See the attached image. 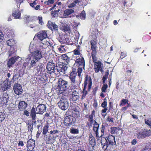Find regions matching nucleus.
Here are the masks:
<instances>
[{
    "instance_id": "f257e3e1",
    "label": "nucleus",
    "mask_w": 151,
    "mask_h": 151,
    "mask_svg": "<svg viewBox=\"0 0 151 151\" xmlns=\"http://www.w3.org/2000/svg\"><path fill=\"white\" fill-rule=\"evenodd\" d=\"M101 143L103 149L105 150L107 149L109 145H113L116 144L115 137L113 136L110 135L107 139L105 137H101Z\"/></svg>"
},
{
    "instance_id": "f03ea898",
    "label": "nucleus",
    "mask_w": 151,
    "mask_h": 151,
    "mask_svg": "<svg viewBox=\"0 0 151 151\" xmlns=\"http://www.w3.org/2000/svg\"><path fill=\"white\" fill-rule=\"evenodd\" d=\"M42 44L40 45L37 48V49L33 52H32V60L36 62L35 65L39 62V60L42 57V51L44 49L43 47Z\"/></svg>"
},
{
    "instance_id": "7ed1b4c3",
    "label": "nucleus",
    "mask_w": 151,
    "mask_h": 151,
    "mask_svg": "<svg viewBox=\"0 0 151 151\" xmlns=\"http://www.w3.org/2000/svg\"><path fill=\"white\" fill-rule=\"evenodd\" d=\"M58 85L57 88V89L58 90V93L60 94L62 93L70 87L68 82L60 78L58 80Z\"/></svg>"
},
{
    "instance_id": "20e7f679",
    "label": "nucleus",
    "mask_w": 151,
    "mask_h": 151,
    "mask_svg": "<svg viewBox=\"0 0 151 151\" xmlns=\"http://www.w3.org/2000/svg\"><path fill=\"white\" fill-rule=\"evenodd\" d=\"M67 65L65 63L62 62H59L56 64L55 70H56V74L65 73V71L67 70L68 67Z\"/></svg>"
},
{
    "instance_id": "39448f33",
    "label": "nucleus",
    "mask_w": 151,
    "mask_h": 151,
    "mask_svg": "<svg viewBox=\"0 0 151 151\" xmlns=\"http://www.w3.org/2000/svg\"><path fill=\"white\" fill-rule=\"evenodd\" d=\"M58 104L59 108L62 110H66L68 109L69 106L68 100L66 98L62 97L58 103Z\"/></svg>"
},
{
    "instance_id": "423d86ee",
    "label": "nucleus",
    "mask_w": 151,
    "mask_h": 151,
    "mask_svg": "<svg viewBox=\"0 0 151 151\" xmlns=\"http://www.w3.org/2000/svg\"><path fill=\"white\" fill-rule=\"evenodd\" d=\"M76 120L75 118L71 115H69L65 117L64 123L65 126H70L73 124Z\"/></svg>"
},
{
    "instance_id": "0eeeda50",
    "label": "nucleus",
    "mask_w": 151,
    "mask_h": 151,
    "mask_svg": "<svg viewBox=\"0 0 151 151\" xmlns=\"http://www.w3.org/2000/svg\"><path fill=\"white\" fill-rule=\"evenodd\" d=\"M46 68L47 70V73L51 74L52 73L56 74V70H55L56 67H55V64L52 62L48 63L46 66Z\"/></svg>"
},
{
    "instance_id": "6e6552de",
    "label": "nucleus",
    "mask_w": 151,
    "mask_h": 151,
    "mask_svg": "<svg viewBox=\"0 0 151 151\" xmlns=\"http://www.w3.org/2000/svg\"><path fill=\"white\" fill-rule=\"evenodd\" d=\"M9 79L6 78V80L4 81L1 84V90L5 91L10 88L11 86V83L10 82L8 83Z\"/></svg>"
},
{
    "instance_id": "1a4fd4ad",
    "label": "nucleus",
    "mask_w": 151,
    "mask_h": 151,
    "mask_svg": "<svg viewBox=\"0 0 151 151\" xmlns=\"http://www.w3.org/2000/svg\"><path fill=\"white\" fill-rule=\"evenodd\" d=\"M92 84V81L91 78L88 75H86L85 78L84 82V88H87L88 87V89L90 91Z\"/></svg>"
},
{
    "instance_id": "9d476101",
    "label": "nucleus",
    "mask_w": 151,
    "mask_h": 151,
    "mask_svg": "<svg viewBox=\"0 0 151 151\" xmlns=\"http://www.w3.org/2000/svg\"><path fill=\"white\" fill-rule=\"evenodd\" d=\"M46 107L43 104H40L36 108V112L37 114H42L46 111Z\"/></svg>"
},
{
    "instance_id": "9b49d317",
    "label": "nucleus",
    "mask_w": 151,
    "mask_h": 151,
    "mask_svg": "<svg viewBox=\"0 0 151 151\" xmlns=\"http://www.w3.org/2000/svg\"><path fill=\"white\" fill-rule=\"evenodd\" d=\"M79 98V93L76 90L74 91L72 94L70 95V101H76Z\"/></svg>"
},
{
    "instance_id": "f8f14e48",
    "label": "nucleus",
    "mask_w": 151,
    "mask_h": 151,
    "mask_svg": "<svg viewBox=\"0 0 151 151\" xmlns=\"http://www.w3.org/2000/svg\"><path fill=\"white\" fill-rule=\"evenodd\" d=\"M44 138L46 143L47 144L53 143L54 142L53 141L55 140V137H51V135L49 134V133L47 134V135L44 136Z\"/></svg>"
},
{
    "instance_id": "ddd939ff",
    "label": "nucleus",
    "mask_w": 151,
    "mask_h": 151,
    "mask_svg": "<svg viewBox=\"0 0 151 151\" xmlns=\"http://www.w3.org/2000/svg\"><path fill=\"white\" fill-rule=\"evenodd\" d=\"M28 61L25 62L23 63V65L22 67V69L23 70L25 69H29L32 67H33L35 65L36 62L33 60H32L30 63V65H29Z\"/></svg>"
},
{
    "instance_id": "4468645a",
    "label": "nucleus",
    "mask_w": 151,
    "mask_h": 151,
    "mask_svg": "<svg viewBox=\"0 0 151 151\" xmlns=\"http://www.w3.org/2000/svg\"><path fill=\"white\" fill-rule=\"evenodd\" d=\"M94 69L96 73L98 72L99 71L102 72L103 70L102 69L103 64H101V62H95L94 63Z\"/></svg>"
},
{
    "instance_id": "2eb2a0df",
    "label": "nucleus",
    "mask_w": 151,
    "mask_h": 151,
    "mask_svg": "<svg viewBox=\"0 0 151 151\" xmlns=\"http://www.w3.org/2000/svg\"><path fill=\"white\" fill-rule=\"evenodd\" d=\"M13 89L15 94L19 95L21 94L22 89L21 85L18 83H16L14 85Z\"/></svg>"
},
{
    "instance_id": "dca6fc26",
    "label": "nucleus",
    "mask_w": 151,
    "mask_h": 151,
    "mask_svg": "<svg viewBox=\"0 0 151 151\" xmlns=\"http://www.w3.org/2000/svg\"><path fill=\"white\" fill-rule=\"evenodd\" d=\"M27 144V150L28 151H32L35 146V141L33 139H30L28 141Z\"/></svg>"
},
{
    "instance_id": "f3484780",
    "label": "nucleus",
    "mask_w": 151,
    "mask_h": 151,
    "mask_svg": "<svg viewBox=\"0 0 151 151\" xmlns=\"http://www.w3.org/2000/svg\"><path fill=\"white\" fill-rule=\"evenodd\" d=\"M47 26L49 29L52 31H56L58 30V26L55 24V23L49 21L47 23Z\"/></svg>"
},
{
    "instance_id": "a211bd4d",
    "label": "nucleus",
    "mask_w": 151,
    "mask_h": 151,
    "mask_svg": "<svg viewBox=\"0 0 151 151\" xmlns=\"http://www.w3.org/2000/svg\"><path fill=\"white\" fill-rule=\"evenodd\" d=\"M19 58H20L18 56H14L10 58L8 61V67H11Z\"/></svg>"
},
{
    "instance_id": "6ab92c4d",
    "label": "nucleus",
    "mask_w": 151,
    "mask_h": 151,
    "mask_svg": "<svg viewBox=\"0 0 151 151\" xmlns=\"http://www.w3.org/2000/svg\"><path fill=\"white\" fill-rule=\"evenodd\" d=\"M47 32L46 31H41L38 33V38L41 41L46 38L47 36Z\"/></svg>"
},
{
    "instance_id": "aec40b11",
    "label": "nucleus",
    "mask_w": 151,
    "mask_h": 151,
    "mask_svg": "<svg viewBox=\"0 0 151 151\" xmlns=\"http://www.w3.org/2000/svg\"><path fill=\"white\" fill-rule=\"evenodd\" d=\"M76 63H78L79 66H85V61L84 58L81 56L80 57L78 56L76 57V60H75Z\"/></svg>"
},
{
    "instance_id": "412c9836",
    "label": "nucleus",
    "mask_w": 151,
    "mask_h": 151,
    "mask_svg": "<svg viewBox=\"0 0 151 151\" xmlns=\"http://www.w3.org/2000/svg\"><path fill=\"white\" fill-rule=\"evenodd\" d=\"M27 104L24 101H21L19 102L18 106L19 110L20 111H23L27 107Z\"/></svg>"
},
{
    "instance_id": "4be33fe9",
    "label": "nucleus",
    "mask_w": 151,
    "mask_h": 151,
    "mask_svg": "<svg viewBox=\"0 0 151 151\" xmlns=\"http://www.w3.org/2000/svg\"><path fill=\"white\" fill-rule=\"evenodd\" d=\"M9 97L8 94L4 93L3 94V97L1 99V101L3 104H6L9 100Z\"/></svg>"
},
{
    "instance_id": "5701e85b",
    "label": "nucleus",
    "mask_w": 151,
    "mask_h": 151,
    "mask_svg": "<svg viewBox=\"0 0 151 151\" xmlns=\"http://www.w3.org/2000/svg\"><path fill=\"white\" fill-rule=\"evenodd\" d=\"M32 122H31L28 123V132L30 134V135L32 133V130H33V126L34 125V124H35L36 123V121H34Z\"/></svg>"
},
{
    "instance_id": "b1692460",
    "label": "nucleus",
    "mask_w": 151,
    "mask_h": 151,
    "mask_svg": "<svg viewBox=\"0 0 151 151\" xmlns=\"http://www.w3.org/2000/svg\"><path fill=\"white\" fill-rule=\"evenodd\" d=\"M42 63L37 62V64L35 65L34 67H35V68L37 70V72L38 73H39V72L41 73L42 70Z\"/></svg>"
},
{
    "instance_id": "393cba45",
    "label": "nucleus",
    "mask_w": 151,
    "mask_h": 151,
    "mask_svg": "<svg viewBox=\"0 0 151 151\" xmlns=\"http://www.w3.org/2000/svg\"><path fill=\"white\" fill-rule=\"evenodd\" d=\"M21 13L19 10H17L16 11L12 13L13 16L15 19H21Z\"/></svg>"
},
{
    "instance_id": "a878e982",
    "label": "nucleus",
    "mask_w": 151,
    "mask_h": 151,
    "mask_svg": "<svg viewBox=\"0 0 151 151\" xmlns=\"http://www.w3.org/2000/svg\"><path fill=\"white\" fill-rule=\"evenodd\" d=\"M78 85V82L70 83V86L69 87L70 88L68 90L69 92H71V90L75 89Z\"/></svg>"
},
{
    "instance_id": "bb28decb",
    "label": "nucleus",
    "mask_w": 151,
    "mask_h": 151,
    "mask_svg": "<svg viewBox=\"0 0 151 151\" xmlns=\"http://www.w3.org/2000/svg\"><path fill=\"white\" fill-rule=\"evenodd\" d=\"M91 48L93 52H95L96 47L97 43L94 40H91Z\"/></svg>"
},
{
    "instance_id": "cd10ccee",
    "label": "nucleus",
    "mask_w": 151,
    "mask_h": 151,
    "mask_svg": "<svg viewBox=\"0 0 151 151\" xmlns=\"http://www.w3.org/2000/svg\"><path fill=\"white\" fill-rule=\"evenodd\" d=\"M135 136H137V138L139 139H140L145 138V134L144 131H141L135 134Z\"/></svg>"
},
{
    "instance_id": "c85d7f7f",
    "label": "nucleus",
    "mask_w": 151,
    "mask_h": 151,
    "mask_svg": "<svg viewBox=\"0 0 151 151\" xmlns=\"http://www.w3.org/2000/svg\"><path fill=\"white\" fill-rule=\"evenodd\" d=\"M99 127H93V130L95 133L96 137L98 140H99L100 138V136L99 134L98 131L99 129Z\"/></svg>"
},
{
    "instance_id": "c756f323",
    "label": "nucleus",
    "mask_w": 151,
    "mask_h": 151,
    "mask_svg": "<svg viewBox=\"0 0 151 151\" xmlns=\"http://www.w3.org/2000/svg\"><path fill=\"white\" fill-rule=\"evenodd\" d=\"M79 110L80 109L78 106H76L75 107L73 108V113L75 114L77 117L79 116Z\"/></svg>"
},
{
    "instance_id": "7c9ffc66",
    "label": "nucleus",
    "mask_w": 151,
    "mask_h": 151,
    "mask_svg": "<svg viewBox=\"0 0 151 151\" xmlns=\"http://www.w3.org/2000/svg\"><path fill=\"white\" fill-rule=\"evenodd\" d=\"M74 11L72 9H66L65 10L63 14L64 16H68L74 12Z\"/></svg>"
},
{
    "instance_id": "2f4dec72",
    "label": "nucleus",
    "mask_w": 151,
    "mask_h": 151,
    "mask_svg": "<svg viewBox=\"0 0 151 151\" xmlns=\"http://www.w3.org/2000/svg\"><path fill=\"white\" fill-rule=\"evenodd\" d=\"M6 43L8 46H12L14 45L15 43V41L14 39H11L7 41Z\"/></svg>"
},
{
    "instance_id": "473e14b6",
    "label": "nucleus",
    "mask_w": 151,
    "mask_h": 151,
    "mask_svg": "<svg viewBox=\"0 0 151 151\" xmlns=\"http://www.w3.org/2000/svg\"><path fill=\"white\" fill-rule=\"evenodd\" d=\"M62 58L65 60L67 63H68L69 61L70 58L66 54H64L62 55Z\"/></svg>"
},
{
    "instance_id": "72a5a7b5",
    "label": "nucleus",
    "mask_w": 151,
    "mask_h": 151,
    "mask_svg": "<svg viewBox=\"0 0 151 151\" xmlns=\"http://www.w3.org/2000/svg\"><path fill=\"white\" fill-rule=\"evenodd\" d=\"M89 143L92 145H94L96 144L95 138L94 137L90 138L89 139Z\"/></svg>"
},
{
    "instance_id": "f704fd0d",
    "label": "nucleus",
    "mask_w": 151,
    "mask_h": 151,
    "mask_svg": "<svg viewBox=\"0 0 151 151\" xmlns=\"http://www.w3.org/2000/svg\"><path fill=\"white\" fill-rule=\"evenodd\" d=\"M70 132L74 134H77L79 133V130L77 129H75L73 127H71L70 129Z\"/></svg>"
},
{
    "instance_id": "c9c22d12",
    "label": "nucleus",
    "mask_w": 151,
    "mask_h": 151,
    "mask_svg": "<svg viewBox=\"0 0 151 151\" xmlns=\"http://www.w3.org/2000/svg\"><path fill=\"white\" fill-rule=\"evenodd\" d=\"M145 137L147 136H151V130H147L145 131H144Z\"/></svg>"
},
{
    "instance_id": "e433bc0d",
    "label": "nucleus",
    "mask_w": 151,
    "mask_h": 151,
    "mask_svg": "<svg viewBox=\"0 0 151 151\" xmlns=\"http://www.w3.org/2000/svg\"><path fill=\"white\" fill-rule=\"evenodd\" d=\"M86 16L85 11L84 10L80 14V17L81 19L84 20L85 19Z\"/></svg>"
},
{
    "instance_id": "4c0bfd02",
    "label": "nucleus",
    "mask_w": 151,
    "mask_h": 151,
    "mask_svg": "<svg viewBox=\"0 0 151 151\" xmlns=\"http://www.w3.org/2000/svg\"><path fill=\"white\" fill-rule=\"evenodd\" d=\"M5 115L3 113L0 112V121L1 122L3 121L5 119Z\"/></svg>"
},
{
    "instance_id": "58836bf2",
    "label": "nucleus",
    "mask_w": 151,
    "mask_h": 151,
    "mask_svg": "<svg viewBox=\"0 0 151 151\" xmlns=\"http://www.w3.org/2000/svg\"><path fill=\"white\" fill-rule=\"evenodd\" d=\"M76 77L74 76H69V78L70 81V83L78 82V81H77L76 80Z\"/></svg>"
},
{
    "instance_id": "ea45409f",
    "label": "nucleus",
    "mask_w": 151,
    "mask_h": 151,
    "mask_svg": "<svg viewBox=\"0 0 151 151\" xmlns=\"http://www.w3.org/2000/svg\"><path fill=\"white\" fill-rule=\"evenodd\" d=\"M105 129V126L104 125H102L101 127V134L100 135V138L103 136L104 134V130Z\"/></svg>"
},
{
    "instance_id": "a19ab883",
    "label": "nucleus",
    "mask_w": 151,
    "mask_h": 151,
    "mask_svg": "<svg viewBox=\"0 0 151 151\" xmlns=\"http://www.w3.org/2000/svg\"><path fill=\"white\" fill-rule=\"evenodd\" d=\"M32 54L31 55H29L27 56V57L26 59V61H30L31 62L32 61Z\"/></svg>"
},
{
    "instance_id": "79ce46f5",
    "label": "nucleus",
    "mask_w": 151,
    "mask_h": 151,
    "mask_svg": "<svg viewBox=\"0 0 151 151\" xmlns=\"http://www.w3.org/2000/svg\"><path fill=\"white\" fill-rule=\"evenodd\" d=\"M145 123L146 124L150 126L151 128V118L149 119H145Z\"/></svg>"
},
{
    "instance_id": "37998d69",
    "label": "nucleus",
    "mask_w": 151,
    "mask_h": 151,
    "mask_svg": "<svg viewBox=\"0 0 151 151\" xmlns=\"http://www.w3.org/2000/svg\"><path fill=\"white\" fill-rule=\"evenodd\" d=\"M69 28V27L66 24H64L62 25V28L63 30L65 31L68 30Z\"/></svg>"
},
{
    "instance_id": "c03bdc74",
    "label": "nucleus",
    "mask_w": 151,
    "mask_h": 151,
    "mask_svg": "<svg viewBox=\"0 0 151 151\" xmlns=\"http://www.w3.org/2000/svg\"><path fill=\"white\" fill-rule=\"evenodd\" d=\"M104 101L101 104V106L103 108H105L107 105V99L106 98H105Z\"/></svg>"
},
{
    "instance_id": "a18cd8bd",
    "label": "nucleus",
    "mask_w": 151,
    "mask_h": 151,
    "mask_svg": "<svg viewBox=\"0 0 151 151\" xmlns=\"http://www.w3.org/2000/svg\"><path fill=\"white\" fill-rule=\"evenodd\" d=\"M8 36H11L14 34V32L12 30H8L7 31Z\"/></svg>"
},
{
    "instance_id": "49530a36",
    "label": "nucleus",
    "mask_w": 151,
    "mask_h": 151,
    "mask_svg": "<svg viewBox=\"0 0 151 151\" xmlns=\"http://www.w3.org/2000/svg\"><path fill=\"white\" fill-rule=\"evenodd\" d=\"M120 58L122 59L124 58L127 56V52H121L120 53Z\"/></svg>"
},
{
    "instance_id": "de8ad7c7",
    "label": "nucleus",
    "mask_w": 151,
    "mask_h": 151,
    "mask_svg": "<svg viewBox=\"0 0 151 151\" xmlns=\"http://www.w3.org/2000/svg\"><path fill=\"white\" fill-rule=\"evenodd\" d=\"M107 87L108 86L107 84L106 83H104L103 84L101 89L102 91L103 92H105Z\"/></svg>"
},
{
    "instance_id": "09e8293b",
    "label": "nucleus",
    "mask_w": 151,
    "mask_h": 151,
    "mask_svg": "<svg viewBox=\"0 0 151 151\" xmlns=\"http://www.w3.org/2000/svg\"><path fill=\"white\" fill-rule=\"evenodd\" d=\"M82 71V69L81 68H78L77 69V72L78 76L80 77L81 76V74Z\"/></svg>"
},
{
    "instance_id": "8fccbe9b",
    "label": "nucleus",
    "mask_w": 151,
    "mask_h": 151,
    "mask_svg": "<svg viewBox=\"0 0 151 151\" xmlns=\"http://www.w3.org/2000/svg\"><path fill=\"white\" fill-rule=\"evenodd\" d=\"M77 76V72L75 70H73L70 73L69 76L76 77Z\"/></svg>"
},
{
    "instance_id": "3c124183",
    "label": "nucleus",
    "mask_w": 151,
    "mask_h": 151,
    "mask_svg": "<svg viewBox=\"0 0 151 151\" xmlns=\"http://www.w3.org/2000/svg\"><path fill=\"white\" fill-rule=\"evenodd\" d=\"M43 134L44 135H47V133H48L49 132H48V129L47 128L44 127L43 129ZM50 132H49V133Z\"/></svg>"
},
{
    "instance_id": "603ef678",
    "label": "nucleus",
    "mask_w": 151,
    "mask_h": 151,
    "mask_svg": "<svg viewBox=\"0 0 151 151\" xmlns=\"http://www.w3.org/2000/svg\"><path fill=\"white\" fill-rule=\"evenodd\" d=\"M38 20L39 21V23L42 25L44 24V23L42 22V17H38Z\"/></svg>"
},
{
    "instance_id": "864d4df0",
    "label": "nucleus",
    "mask_w": 151,
    "mask_h": 151,
    "mask_svg": "<svg viewBox=\"0 0 151 151\" xmlns=\"http://www.w3.org/2000/svg\"><path fill=\"white\" fill-rule=\"evenodd\" d=\"M14 76L16 78H17V79H18L19 77H22L20 73L18 72H17V73H14Z\"/></svg>"
},
{
    "instance_id": "5fc2aeb1",
    "label": "nucleus",
    "mask_w": 151,
    "mask_h": 151,
    "mask_svg": "<svg viewBox=\"0 0 151 151\" xmlns=\"http://www.w3.org/2000/svg\"><path fill=\"white\" fill-rule=\"evenodd\" d=\"M24 19L28 22L30 21L31 19L30 16H27V15H25Z\"/></svg>"
},
{
    "instance_id": "6e6d98bb",
    "label": "nucleus",
    "mask_w": 151,
    "mask_h": 151,
    "mask_svg": "<svg viewBox=\"0 0 151 151\" xmlns=\"http://www.w3.org/2000/svg\"><path fill=\"white\" fill-rule=\"evenodd\" d=\"M37 114L36 112L35 113H31L30 115L34 121H35V117L36 116V114Z\"/></svg>"
},
{
    "instance_id": "4d7b16f0",
    "label": "nucleus",
    "mask_w": 151,
    "mask_h": 151,
    "mask_svg": "<svg viewBox=\"0 0 151 151\" xmlns=\"http://www.w3.org/2000/svg\"><path fill=\"white\" fill-rule=\"evenodd\" d=\"M93 53H95V52H92V53H91V56H92V58L93 59V61L94 63L95 62V61H96V60L97 58H96V57L95 55L93 54Z\"/></svg>"
},
{
    "instance_id": "13d9d810",
    "label": "nucleus",
    "mask_w": 151,
    "mask_h": 151,
    "mask_svg": "<svg viewBox=\"0 0 151 151\" xmlns=\"http://www.w3.org/2000/svg\"><path fill=\"white\" fill-rule=\"evenodd\" d=\"M59 131L56 130H54L53 131L51 130L50 131V134H55L57 133H58L59 132Z\"/></svg>"
},
{
    "instance_id": "bf43d9fd",
    "label": "nucleus",
    "mask_w": 151,
    "mask_h": 151,
    "mask_svg": "<svg viewBox=\"0 0 151 151\" xmlns=\"http://www.w3.org/2000/svg\"><path fill=\"white\" fill-rule=\"evenodd\" d=\"M128 100L126 99H123L122 100V103L124 105L126 104H128Z\"/></svg>"
},
{
    "instance_id": "052dcab7",
    "label": "nucleus",
    "mask_w": 151,
    "mask_h": 151,
    "mask_svg": "<svg viewBox=\"0 0 151 151\" xmlns=\"http://www.w3.org/2000/svg\"><path fill=\"white\" fill-rule=\"evenodd\" d=\"M107 121L109 122L114 123V119L109 116L107 118Z\"/></svg>"
},
{
    "instance_id": "680f3d73",
    "label": "nucleus",
    "mask_w": 151,
    "mask_h": 151,
    "mask_svg": "<svg viewBox=\"0 0 151 151\" xmlns=\"http://www.w3.org/2000/svg\"><path fill=\"white\" fill-rule=\"evenodd\" d=\"M116 128L115 127H113L111 129V133L112 134H114L116 132Z\"/></svg>"
},
{
    "instance_id": "e2e57ef3",
    "label": "nucleus",
    "mask_w": 151,
    "mask_h": 151,
    "mask_svg": "<svg viewBox=\"0 0 151 151\" xmlns=\"http://www.w3.org/2000/svg\"><path fill=\"white\" fill-rule=\"evenodd\" d=\"M37 4L36 3V1H33L32 3H30V6L32 7H34L35 5H36Z\"/></svg>"
},
{
    "instance_id": "0e129e2a",
    "label": "nucleus",
    "mask_w": 151,
    "mask_h": 151,
    "mask_svg": "<svg viewBox=\"0 0 151 151\" xmlns=\"http://www.w3.org/2000/svg\"><path fill=\"white\" fill-rule=\"evenodd\" d=\"M47 2V4L49 5V4H52L54 3V0H48Z\"/></svg>"
},
{
    "instance_id": "69168bd1",
    "label": "nucleus",
    "mask_w": 151,
    "mask_h": 151,
    "mask_svg": "<svg viewBox=\"0 0 151 151\" xmlns=\"http://www.w3.org/2000/svg\"><path fill=\"white\" fill-rule=\"evenodd\" d=\"M74 53L75 55H78L80 54V53L78 50L76 49L74 50Z\"/></svg>"
},
{
    "instance_id": "338daca9",
    "label": "nucleus",
    "mask_w": 151,
    "mask_h": 151,
    "mask_svg": "<svg viewBox=\"0 0 151 151\" xmlns=\"http://www.w3.org/2000/svg\"><path fill=\"white\" fill-rule=\"evenodd\" d=\"M29 112L28 111H27L26 110H25L24 111V114H23L24 115H26L27 116H29Z\"/></svg>"
},
{
    "instance_id": "774afa93",
    "label": "nucleus",
    "mask_w": 151,
    "mask_h": 151,
    "mask_svg": "<svg viewBox=\"0 0 151 151\" xmlns=\"http://www.w3.org/2000/svg\"><path fill=\"white\" fill-rule=\"evenodd\" d=\"M76 151H86L84 150L83 148L81 147H78V148L77 149V150Z\"/></svg>"
}]
</instances>
